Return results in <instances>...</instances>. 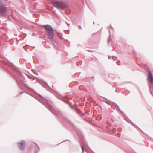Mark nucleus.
Masks as SVG:
<instances>
[{
    "label": "nucleus",
    "mask_w": 153,
    "mask_h": 153,
    "mask_svg": "<svg viewBox=\"0 0 153 153\" xmlns=\"http://www.w3.org/2000/svg\"><path fill=\"white\" fill-rule=\"evenodd\" d=\"M18 145L19 149L21 150H22L25 147V143L24 141H22L20 143H18Z\"/></svg>",
    "instance_id": "7ed1b4c3"
},
{
    "label": "nucleus",
    "mask_w": 153,
    "mask_h": 153,
    "mask_svg": "<svg viewBox=\"0 0 153 153\" xmlns=\"http://www.w3.org/2000/svg\"><path fill=\"white\" fill-rule=\"evenodd\" d=\"M82 151H84V148H83V147L82 146Z\"/></svg>",
    "instance_id": "0eeeda50"
},
{
    "label": "nucleus",
    "mask_w": 153,
    "mask_h": 153,
    "mask_svg": "<svg viewBox=\"0 0 153 153\" xmlns=\"http://www.w3.org/2000/svg\"><path fill=\"white\" fill-rule=\"evenodd\" d=\"M47 32L53 30V29L51 27L48 25H46L44 26Z\"/></svg>",
    "instance_id": "423d86ee"
},
{
    "label": "nucleus",
    "mask_w": 153,
    "mask_h": 153,
    "mask_svg": "<svg viewBox=\"0 0 153 153\" xmlns=\"http://www.w3.org/2000/svg\"><path fill=\"white\" fill-rule=\"evenodd\" d=\"M48 38L50 39H52L54 36V33L53 30L47 32Z\"/></svg>",
    "instance_id": "20e7f679"
},
{
    "label": "nucleus",
    "mask_w": 153,
    "mask_h": 153,
    "mask_svg": "<svg viewBox=\"0 0 153 153\" xmlns=\"http://www.w3.org/2000/svg\"><path fill=\"white\" fill-rule=\"evenodd\" d=\"M6 12L5 7L4 6L2 1L0 0V13L4 14Z\"/></svg>",
    "instance_id": "f03ea898"
},
{
    "label": "nucleus",
    "mask_w": 153,
    "mask_h": 153,
    "mask_svg": "<svg viewBox=\"0 0 153 153\" xmlns=\"http://www.w3.org/2000/svg\"><path fill=\"white\" fill-rule=\"evenodd\" d=\"M148 78L149 81L151 83H152L153 82V77L150 71L149 72Z\"/></svg>",
    "instance_id": "39448f33"
},
{
    "label": "nucleus",
    "mask_w": 153,
    "mask_h": 153,
    "mask_svg": "<svg viewBox=\"0 0 153 153\" xmlns=\"http://www.w3.org/2000/svg\"><path fill=\"white\" fill-rule=\"evenodd\" d=\"M53 4L54 7L62 9H64L66 7L65 5L61 2L55 1L53 2Z\"/></svg>",
    "instance_id": "f257e3e1"
}]
</instances>
